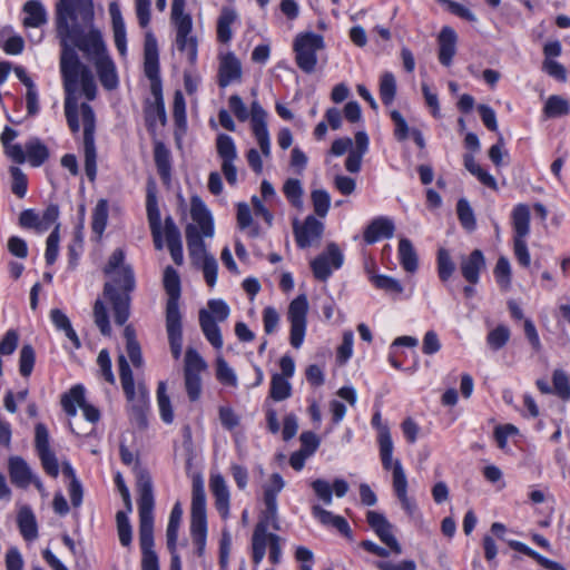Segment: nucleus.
Here are the masks:
<instances>
[{
	"label": "nucleus",
	"mask_w": 570,
	"mask_h": 570,
	"mask_svg": "<svg viewBox=\"0 0 570 570\" xmlns=\"http://www.w3.org/2000/svg\"><path fill=\"white\" fill-rule=\"evenodd\" d=\"M92 0H59L56 9L57 36L60 39V72L65 98V115L69 129L76 134L80 129L78 90L94 100L97 95L95 76L82 63L76 51L78 48L92 61L102 87L114 90L118 87V76L114 61L107 55L101 32L94 27Z\"/></svg>",
	"instance_id": "1"
},
{
	"label": "nucleus",
	"mask_w": 570,
	"mask_h": 570,
	"mask_svg": "<svg viewBox=\"0 0 570 570\" xmlns=\"http://www.w3.org/2000/svg\"><path fill=\"white\" fill-rule=\"evenodd\" d=\"M124 261L122 249L117 248L104 268V273L111 277L110 282L105 283L104 296L111 305L116 324L120 326L129 318L130 293L136 286L134 272Z\"/></svg>",
	"instance_id": "2"
},
{
	"label": "nucleus",
	"mask_w": 570,
	"mask_h": 570,
	"mask_svg": "<svg viewBox=\"0 0 570 570\" xmlns=\"http://www.w3.org/2000/svg\"><path fill=\"white\" fill-rule=\"evenodd\" d=\"M139 492V543L141 570H159L158 557L154 550V493L150 475L140 471L137 479Z\"/></svg>",
	"instance_id": "3"
},
{
	"label": "nucleus",
	"mask_w": 570,
	"mask_h": 570,
	"mask_svg": "<svg viewBox=\"0 0 570 570\" xmlns=\"http://www.w3.org/2000/svg\"><path fill=\"white\" fill-rule=\"evenodd\" d=\"M164 288L168 295L166 304V331L171 355L178 360L183 350L181 313L179 298L181 293L180 277L177 271L167 266L164 271Z\"/></svg>",
	"instance_id": "4"
},
{
	"label": "nucleus",
	"mask_w": 570,
	"mask_h": 570,
	"mask_svg": "<svg viewBox=\"0 0 570 570\" xmlns=\"http://www.w3.org/2000/svg\"><path fill=\"white\" fill-rule=\"evenodd\" d=\"M190 215L198 227L188 224L185 230L189 255L194 261L205 259V256L209 255L206 253L203 236L212 237L214 235V226L210 213L198 196L191 197Z\"/></svg>",
	"instance_id": "5"
},
{
	"label": "nucleus",
	"mask_w": 570,
	"mask_h": 570,
	"mask_svg": "<svg viewBox=\"0 0 570 570\" xmlns=\"http://www.w3.org/2000/svg\"><path fill=\"white\" fill-rule=\"evenodd\" d=\"M190 533L197 548L196 552L200 557L206 546L207 518L206 494L203 481L199 478L193 480Z\"/></svg>",
	"instance_id": "6"
},
{
	"label": "nucleus",
	"mask_w": 570,
	"mask_h": 570,
	"mask_svg": "<svg viewBox=\"0 0 570 570\" xmlns=\"http://www.w3.org/2000/svg\"><path fill=\"white\" fill-rule=\"evenodd\" d=\"M324 49V38L315 32L298 33L293 42L295 61L306 73L315 71L317 65L316 53Z\"/></svg>",
	"instance_id": "7"
},
{
	"label": "nucleus",
	"mask_w": 570,
	"mask_h": 570,
	"mask_svg": "<svg viewBox=\"0 0 570 570\" xmlns=\"http://www.w3.org/2000/svg\"><path fill=\"white\" fill-rule=\"evenodd\" d=\"M80 111L83 124L85 171L89 180L94 181L97 174V153L95 145L96 117L92 108L86 102L80 105Z\"/></svg>",
	"instance_id": "8"
},
{
	"label": "nucleus",
	"mask_w": 570,
	"mask_h": 570,
	"mask_svg": "<svg viewBox=\"0 0 570 570\" xmlns=\"http://www.w3.org/2000/svg\"><path fill=\"white\" fill-rule=\"evenodd\" d=\"M184 3L175 12L174 3L171 4V16L176 26V46L181 52H186L190 63L197 59V39L191 36V18L189 14H184Z\"/></svg>",
	"instance_id": "9"
},
{
	"label": "nucleus",
	"mask_w": 570,
	"mask_h": 570,
	"mask_svg": "<svg viewBox=\"0 0 570 570\" xmlns=\"http://www.w3.org/2000/svg\"><path fill=\"white\" fill-rule=\"evenodd\" d=\"M308 302L305 295H299L289 303L287 320L291 323L289 342L294 348H299L303 344L306 332V316Z\"/></svg>",
	"instance_id": "10"
},
{
	"label": "nucleus",
	"mask_w": 570,
	"mask_h": 570,
	"mask_svg": "<svg viewBox=\"0 0 570 570\" xmlns=\"http://www.w3.org/2000/svg\"><path fill=\"white\" fill-rule=\"evenodd\" d=\"M61 406L68 416H75L77 414V406H79L91 425L100 419L99 410L86 402L85 389L80 384L72 386L68 393L61 396Z\"/></svg>",
	"instance_id": "11"
},
{
	"label": "nucleus",
	"mask_w": 570,
	"mask_h": 570,
	"mask_svg": "<svg viewBox=\"0 0 570 570\" xmlns=\"http://www.w3.org/2000/svg\"><path fill=\"white\" fill-rule=\"evenodd\" d=\"M343 254L335 243H330L326 250L311 262V268L316 279L325 282L332 274V268L343 265Z\"/></svg>",
	"instance_id": "12"
},
{
	"label": "nucleus",
	"mask_w": 570,
	"mask_h": 570,
	"mask_svg": "<svg viewBox=\"0 0 570 570\" xmlns=\"http://www.w3.org/2000/svg\"><path fill=\"white\" fill-rule=\"evenodd\" d=\"M250 126L262 154L265 157H269L271 139L267 129V112L256 100L250 105Z\"/></svg>",
	"instance_id": "13"
},
{
	"label": "nucleus",
	"mask_w": 570,
	"mask_h": 570,
	"mask_svg": "<svg viewBox=\"0 0 570 570\" xmlns=\"http://www.w3.org/2000/svg\"><path fill=\"white\" fill-rule=\"evenodd\" d=\"M293 232L297 246L299 248H306L311 246L313 242L321 239L324 232V224L313 215H308L302 225H299L297 219L294 220Z\"/></svg>",
	"instance_id": "14"
},
{
	"label": "nucleus",
	"mask_w": 570,
	"mask_h": 570,
	"mask_svg": "<svg viewBox=\"0 0 570 570\" xmlns=\"http://www.w3.org/2000/svg\"><path fill=\"white\" fill-rule=\"evenodd\" d=\"M366 520L380 540L386 544L392 552L395 554L402 553V547L393 533V525L382 513L376 511H368L366 514Z\"/></svg>",
	"instance_id": "15"
},
{
	"label": "nucleus",
	"mask_w": 570,
	"mask_h": 570,
	"mask_svg": "<svg viewBox=\"0 0 570 570\" xmlns=\"http://www.w3.org/2000/svg\"><path fill=\"white\" fill-rule=\"evenodd\" d=\"M485 268V258L480 249H474L468 256H461L460 269L466 282L472 285L479 283L480 272Z\"/></svg>",
	"instance_id": "16"
},
{
	"label": "nucleus",
	"mask_w": 570,
	"mask_h": 570,
	"mask_svg": "<svg viewBox=\"0 0 570 570\" xmlns=\"http://www.w3.org/2000/svg\"><path fill=\"white\" fill-rule=\"evenodd\" d=\"M144 70L146 77L150 81H158L159 78V61H158V45L155 36L147 32L144 45Z\"/></svg>",
	"instance_id": "17"
},
{
	"label": "nucleus",
	"mask_w": 570,
	"mask_h": 570,
	"mask_svg": "<svg viewBox=\"0 0 570 570\" xmlns=\"http://www.w3.org/2000/svg\"><path fill=\"white\" fill-rule=\"evenodd\" d=\"M393 489L402 508L412 515L416 510V504L407 497V480L400 461H396L393 466Z\"/></svg>",
	"instance_id": "18"
},
{
	"label": "nucleus",
	"mask_w": 570,
	"mask_h": 570,
	"mask_svg": "<svg viewBox=\"0 0 570 570\" xmlns=\"http://www.w3.org/2000/svg\"><path fill=\"white\" fill-rule=\"evenodd\" d=\"M209 488L215 499V507L223 519L229 515V490L225 479L220 474L210 476Z\"/></svg>",
	"instance_id": "19"
},
{
	"label": "nucleus",
	"mask_w": 570,
	"mask_h": 570,
	"mask_svg": "<svg viewBox=\"0 0 570 570\" xmlns=\"http://www.w3.org/2000/svg\"><path fill=\"white\" fill-rule=\"evenodd\" d=\"M164 233L173 261L176 265H181L184 262L181 235L170 216L165 218Z\"/></svg>",
	"instance_id": "20"
},
{
	"label": "nucleus",
	"mask_w": 570,
	"mask_h": 570,
	"mask_svg": "<svg viewBox=\"0 0 570 570\" xmlns=\"http://www.w3.org/2000/svg\"><path fill=\"white\" fill-rule=\"evenodd\" d=\"M456 40L458 36L451 27H443L439 33V60L445 67L452 63V59L456 52Z\"/></svg>",
	"instance_id": "21"
},
{
	"label": "nucleus",
	"mask_w": 570,
	"mask_h": 570,
	"mask_svg": "<svg viewBox=\"0 0 570 570\" xmlns=\"http://www.w3.org/2000/svg\"><path fill=\"white\" fill-rule=\"evenodd\" d=\"M242 77L240 61L234 53H227L220 61L218 70V85L227 87L233 81L239 80Z\"/></svg>",
	"instance_id": "22"
},
{
	"label": "nucleus",
	"mask_w": 570,
	"mask_h": 570,
	"mask_svg": "<svg viewBox=\"0 0 570 570\" xmlns=\"http://www.w3.org/2000/svg\"><path fill=\"white\" fill-rule=\"evenodd\" d=\"M394 224L386 217H377L373 219L364 230L363 237L365 243L374 244L380 238H391L394 234Z\"/></svg>",
	"instance_id": "23"
},
{
	"label": "nucleus",
	"mask_w": 570,
	"mask_h": 570,
	"mask_svg": "<svg viewBox=\"0 0 570 570\" xmlns=\"http://www.w3.org/2000/svg\"><path fill=\"white\" fill-rule=\"evenodd\" d=\"M109 13L112 21L114 40L121 56L126 55L127 39L126 28L119 6L116 2L109 4Z\"/></svg>",
	"instance_id": "24"
},
{
	"label": "nucleus",
	"mask_w": 570,
	"mask_h": 570,
	"mask_svg": "<svg viewBox=\"0 0 570 570\" xmlns=\"http://www.w3.org/2000/svg\"><path fill=\"white\" fill-rule=\"evenodd\" d=\"M199 325L207 341L216 348L223 347L220 328L207 309L199 311Z\"/></svg>",
	"instance_id": "25"
},
{
	"label": "nucleus",
	"mask_w": 570,
	"mask_h": 570,
	"mask_svg": "<svg viewBox=\"0 0 570 570\" xmlns=\"http://www.w3.org/2000/svg\"><path fill=\"white\" fill-rule=\"evenodd\" d=\"M9 475L11 482L18 488H27L31 481V470L21 456L9 459Z\"/></svg>",
	"instance_id": "26"
},
{
	"label": "nucleus",
	"mask_w": 570,
	"mask_h": 570,
	"mask_svg": "<svg viewBox=\"0 0 570 570\" xmlns=\"http://www.w3.org/2000/svg\"><path fill=\"white\" fill-rule=\"evenodd\" d=\"M23 26L28 28H38L47 22V11L38 0H29L23 4Z\"/></svg>",
	"instance_id": "27"
},
{
	"label": "nucleus",
	"mask_w": 570,
	"mask_h": 570,
	"mask_svg": "<svg viewBox=\"0 0 570 570\" xmlns=\"http://www.w3.org/2000/svg\"><path fill=\"white\" fill-rule=\"evenodd\" d=\"M514 238H525L530 233V209L525 204H519L512 212Z\"/></svg>",
	"instance_id": "28"
},
{
	"label": "nucleus",
	"mask_w": 570,
	"mask_h": 570,
	"mask_svg": "<svg viewBox=\"0 0 570 570\" xmlns=\"http://www.w3.org/2000/svg\"><path fill=\"white\" fill-rule=\"evenodd\" d=\"M18 527L24 540L32 541L38 538L37 521L29 507L20 509L18 513Z\"/></svg>",
	"instance_id": "29"
},
{
	"label": "nucleus",
	"mask_w": 570,
	"mask_h": 570,
	"mask_svg": "<svg viewBox=\"0 0 570 570\" xmlns=\"http://www.w3.org/2000/svg\"><path fill=\"white\" fill-rule=\"evenodd\" d=\"M399 257L404 271L407 273L416 272L419 267V258L412 242L402 237L399 242Z\"/></svg>",
	"instance_id": "30"
},
{
	"label": "nucleus",
	"mask_w": 570,
	"mask_h": 570,
	"mask_svg": "<svg viewBox=\"0 0 570 570\" xmlns=\"http://www.w3.org/2000/svg\"><path fill=\"white\" fill-rule=\"evenodd\" d=\"M267 543H269V533L264 529V524H256L252 537L253 561L255 564L261 563L264 559Z\"/></svg>",
	"instance_id": "31"
},
{
	"label": "nucleus",
	"mask_w": 570,
	"mask_h": 570,
	"mask_svg": "<svg viewBox=\"0 0 570 570\" xmlns=\"http://www.w3.org/2000/svg\"><path fill=\"white\" fill-rule=\"evenodd\" d=\"M379 444H380V456L382 461V465L385 470H392L394 463L397 461L392 460L393 453V441L391 438V433L386 426L382 428L379 434Z\"/></svg>",
	"instance_id": "32"
},
{
	"label": "nucleus",
	"mask_w": 570,
	"mask_h": 570,
	"mask_svg": "<svg viewBox=\"0 0 570 570\" xmlns=\"http://www.w3.org/2000/svg\"><path fill=\"white\" fill-rule=\"evenodd\" d=\"M119 376L127 401L135 400V382L131 368L125 355L118 356Z\"/></svg>",
	"instance_id": "33"
},
{
	"label": "nucleus",
	"mask_w": 570,
	"mask_h": 570,
	"mask_svg": "<svg viewBox=\"0 0 570 570\" xmlns=\"http://www.w3.org/2000/svg\"><path fill=\"white\" fill-rule=\"evenodd\" d=\"M49 157L48 148L37 138L26 144V159L33 167L41 166Z\"/></svg>",
	"instance_id": "34"
},
{
	"label": "nucleus",
	"mask_w": 570,
	"mask_h": 570,
	"mask_svg": "<svg viewBox=\"0 0 570 570\" xmlns=\"http://www.w3.org/2000/svg\"><path fill=\"white\" fill-rule=\"evenodd\" d=\"M237 14L234 9L223 8L217 21V39L227 43L232 39L230 26L236 20Z\"/></svg>",
	"instance_id": "35"
},
{
	"label": "nucleus",
	"mask_w": 570,
	"mask_h": 570,
	"mask_svg": "<svg viewBox=\"0 0 570 570\" xmlns=\"http://www.w3.org/2000/svg\"><path fill=\"white\" fill-rule=\"evenodd\" d=\"M50 317L55 326L65 332L66 336L73 343L75 347H80V341L72 328L68 316L62 311L55 308L50 312Z\"/></svg>",
	"instance_id": "36"
},
{
	"label": "nucleus",
	"mask_w": 570,
	"mask_h": 570,
	"mask_svg": "<svg viewBox=\"0 0 570 570\" xmlns=\"http://www.w3.org/2000/svg\"><path fill=\"white\" fill-rule=\"evenodd\" d=\"M217 154L223 161L234 163L237 158L236 146L230 136L219 134L216 139Z\"/></svg>",
	"instance_id": "37"
},
{
	"label": "nucleus",
	"mask_w": 570,
	"mask_h": 570,
	"mask_svg": "<svg viewBox=\"0 0 570 570\" xmlns=\"http://www.w3.org/2000/svg\"><path fill=\"white\" fill-rule=\"evenodd\" d=\"M237 224L243 230L249 228L248 235L250 237H258L259 227L257 225H253L250 208L246 203H239L237 205Z\"/></svg>",
	"instance_id": "38"
},
{
	"label": "nucleus",
	"mask_w": 570,
	"mask_h": 570,
	"mask_svg": "<svg viewBox=\"0 0 570 570\" xmlns=\"http://www.w3.org/2000/svg\"><path fill=\"white\" fill-rule=\"evenodd\" d=\"M155 164L158 170V174L161 178H169L170 175V155L169 150L161 142L156 144L154 150Z\"/></svg>",
	"instance_id": "39"
},
{
	"label": "nucleus",
	"mask_w": 570,
	"mask_h": 570,
	"mask_svg": "<svg viewBox=\"0 0 570 570\" xmlns=\"http://www.w3.org/2000/svg\"><path fill=\"white\" fill-rule=\"evenodd\" d=\"M157 402L159 406L160 416L164 422L171 423L174 420V412L170 399L167 394V386L165 382H159L157 387Z\"/></svg>",
	"instance_id": "40"
},
{
	"label": "nucleus",
	"mask_w": 570,
	"mask_h": 570,
	"mask_svg": "<svg viewBox=\"0 0 570 570\" xmlns=\"http://www.w3.org/2000/svg\"><path fill=\"white\" fill-rule=\"evenodd\" d=\"M396 95V80L392 72H384L380 80V96L384 105L393 102Z\"/></svg>",
	"instance_id": "41"
},
{
	"label": "nucleus",
	"mask_w": 570,
	"mask_h": 570,
	"mask_svg": "<svg viewBox=\"0 0 570 570\" xmlns=\"http://www.w3.org/2000/svg\"><path fill=\"white\" fill-rule=\"evenodd\" d=\"M292 386L281 374H274L271 383V397L274 401H284L291 396Z\"/></svg>",
	"instance_id": "42"
},
{
	"label": "nucleus",
	"mask_w": 570,
	"mask_h": 570,
	"mask_svg": "<svg viewBox=\"0 0 570 570\" xmlns=\"http://www.w3.org/2000/svg\"><path fill=\"white\" fill-rule=\"evenodd\" d=\"M456 213L463 228H465L468 232H473L476 227V222L473 209L465 198L458 200Z\"/></svg>",
	"instance_id": "43"
},
{
	"label": "nucleus",
	"mask_w": 570,
	"mask_h": 570,
	"mask_svg": "<svg viewBox=\"0 0 570 570\" xmlns=\"http://www.w3.org/2000/svg\"><path fill=\"white\" fill-rule=\"evenodd\" d=\"M438 274L442 282H446L455 271V264L445 248L438 250Z\"/></svg>",
	"instance_id": "44"
},
{
	"label": "nucleus",
	"mask_w": 570,
	"mask_h": 570,
	"mask_svg": "<svg viewBox=\"0 0 570 570\" xmlns=\"http://www.w3.org/2000/svg\"><path fill=\"white\" fill-rule=\"evenodd\" d=\"M370 279L376 288L387 294L399 295L403 292L402 284L394 277L387 275H372Z\"/></svg>",
	"instance_id": "45"
},
{
	"label": "nucleus",
	"mask_w": 570,
	"mask_h": 570,
	"mask_svg": "<svg viewBox=\"0 0 570 570\" xmlns=\"http://www.w3.org/2000/svg\"><path fill=\"white\" fill-rule=\"evenodd\" d=\"M283 193L288 202L296 208H301L303 205V188L298 179L289 178L283 186Z\"/></svg>",
	"instance_id": "46"
},
{
	"label": "nucleus",
	"mask_w": 570,
	"mask_h": 570,
	"mask_svg": "<svg viewBox=\"0 0 570 570\" xmlns=\"http://www.w3.org/2000/svg\"><path fill=\"white\" fill-rule=\"evenodd\" d=\"M543 111L547 117H559L569 112V102L561 96H550L544 105Z\"/></svg>",
	"instance_id": "47"
},
{
	"label": "nucleus",
	"mask_w": 570,
	"mask_h": 570,
	"mask_svg": "<svg viewBox=\"0 0 570 570\" xmlns=\"http://www.w3.org/2000/svg\"><path fill=\"white\" fill-rule=\"evenodd\" d=\"M554 393L562 400H570V376L562 370H554L552 374Z\"/></svg>",
	"instance_id": "48"
},
{
	"label": "nucleus",
	"mask_w": 570,
	"mask_h": 570,
	"mask_svg": "<svg viewBox=\"0 0 570 570\" xmlns=\"http://www.w3.org/2000/svg\"><path fill=\"white\" fill-rule=\"evenodd\" d=\"M311 199L315 214L324 218L331 206L330 194L325 189H315L311 193Z\"/></svg>",
	"instance_id": "49"
},
{
	"label": "nucleus",
	"mask_w": 570,
	"mask_h": 570,
	"mask_svg": "<svg viewBox=\"0 0 570 570\" xmlns=\"http://www.w3.org/2000/svg\"><path fill=\"white\" fill-rule=\"evenodd\" d=\"M118 537L121 546L129 547L132 539V530L127 517L124 511H118L116 514Z\"/></svg>",
	"instance_id": "50"
},
{
	"label": "nucleus",
	"mask_w": 570,
	"mask_h": 570,
	"mask_svg": "<svg viewBox=\"0 0 570 570\" xmlns=\"http://www.w3.org/2000/svg\"><path fill=\"white\" fill-rule=\"evenodd\" d=\"M510 338V330L505 325H498L488 336L487 342L493 351L502 348Z\"/></svg>",
	"instance_id": "51"
},
{
	"label": "nucleus",
	"mask_w": 570,
	"mask_h": 570,
	"mask_svg": "<svg viewBox=\"0 0 570 570\" xmlns=\"http://www.w3.org/2000/svg\"><path fill=\"white\" fill-rule=\"evenodd\" d=\"M36 361V353L31 345L26 344L20 350V357H19V371L20 374L24 377H28L35 365Z\"/></svg>",
	"instance_id": "52"
},
{
	"label": "nucleus",
	"mask_w": 570,
	"mask_h": 570,
	"mask_svg": "<svg viewBox=\"0 0 570 570\" xmlns=\"http://www.w3.org/2000/svg\"><path fill=\"white\" fill-rule=\"evenodd\" d=\"M108 218V205L105 199H101L97 203L94 214H92V230L101 235Z\"/></svg>",
	"instance_id": "53"
},
{
	"label": "nucleus",
	"mask_w": 570,
	"mask_h": 570,
	"mask_svg": "<svg viewBox=\"0 0 570 570\" xmlns=\"http://www.w3.org/2000/svg\"><path fill=\"white\" fill-rule=\"evenodd\" d=\"M147 218L150 228L161 227L160 212L157 204V198L151 189L147 191L146 200Z\"/></svg>",
	"instance_id": "54"
},
{
	"label": "nucleus",
	"mask_w": 570,
	"mask_h": 570,
	"mask_svg": "<svg viewBox=\"0 0 570 570\" xmlns=\"http://www.w3.org/2000/svg\"><path fill=\"white\" fill-rule=\"evenodd\" d=\"M493 273L499 285L507 289L511 283V267L508 258L501 256L497 262Z\"/></svg>",
	"instance_id": "55"
},
{
	"label": "nucleus",
	"mask_w": 570,
	"mask_h": 570,
	"mask_svg": "<svg viewBox=\"0 0 570 570\" xmlns=\"http://www.w3.org/2000/svg\"><path fill=\"white\" fill-rule=\"evenodd\" d=\"M206 368V364L202 356L194 348H187L185 354L184 373L200 374Z\"/></svg>",
	"instance_id": "56"
},
{
	"label": "nucleus",
	"mask_w": 570,
	"mask_h": 570,
	"mask_svg": "<svg viewBox=\"0 0 570 570\" xmlns=\"http://www.w3.org/2000/svg\"><path fill=\"white\" fill-rule=\"evenodd\" d=\"M173 117L177 127H186V102L183 92L179 90L174 95Z\"/></svg>",
	"instance_id": "57"
},
{
	"label": "nucleus",
	"mask_w": 570,
	"mask_h": 570,
	"mask_svg": "<svg viewBox=\"0 0 570 570\" xmlns=\"http://www.w3.org/2000/svg\"><path fill=\"white\" fill-rule=\"evenodd\" d=\"M95 323L99 327L102 335L108 336L111 333L108 314L104 303L97 299L94 306Z\"/></svg>",
	"instance_id": "58"
},
{
	"label": "nucleus",
	"mask_w": 570,
	"mask_h": 570,
	"mask_svg": "<svg viewBox=\"0 0 570 570\" xmlns=\"http://www.w3.org/2000/svg\"><path fill=\"white\" fill-rule=\"evenodd\" d=\"M130 403V411L139 425H146V410L147 397L144 392L136 394L135 400L128 401Z\"/></svg>",
	"instance_id": "59"
},
{
	"label": "nucleus",
	"mask_w": 570,
	"mask_h": 570,
	"mask_svg": "<svg viewBox=\"0 0 570 570\" xmlns=\"http://www.w3.org/2000/svg\"><path fill=\"white\" fill-rule=\"evenodd\" d=\"M10 174L12 177V193L19 198H23L27 193L28 180L27 176L22 173L19 167H11Z\"/></svg>",
	"instance_id": "60"
},
{
	"label": "nucleus",
	"mask_w": 570,
	"mask_h": 570,
	"mask_svg": "<svg viewBox=\"0 0 570 570\" xmlns=\"http://www.w3.org/2000/svg\"><path fill=\"white\" fill-rule=\"evenodd\" d=\"M216 376L223 384L230 386H236L237 384V377L233 368L229 367L228 363L222 357L217 358Z\"/></svg>",
	"instance_id": "61"
},
{
	"label": "nucleus",
	"mask_w": 570,
	"mask_h": 570,
	"mask_svg": "<svg viewBox=\"0 0 570 570\" xmlns=\"http://www.w3.org/2000/svg\"><path fill=\"white\" fill-rule=\"evenodd\" d=\"M185 389L191 402L197 401L202 393L200 374L184 373Z\"/></svg>",
	"instance_id": "62"
},
{
	"label": "nucleus",
	"mask_w": 570,
	"mask_h": 570,
	"mask_svg": "<svg viewBox=\"0 0 570 570\" xmlns=\"http://www.w3.org/2000/svg\"><path fill=\"white\" fill-rule=\"evenodd\" d=\"M38 454L46 473L56 478L59 474V465L55 453L49 449L40 451Z\"/></svg>",
	"instance_id": "63"
},
{
	"label": "nucleus",
	"mask_w": 570,
	"mask_h": 570,
	"mask_svg": "<svg viewBox=\"0 0 570 570\" xmlns=\"http://www.w3.org/2000/svg\"><path fill=\"white\" fill-rule=\"evenodd\" d=\"M59 217V207L56 204H50L45 212L39 215V232L49 229Z\"/></svg>",
	"instance_id": "64"
}]
</instances>
